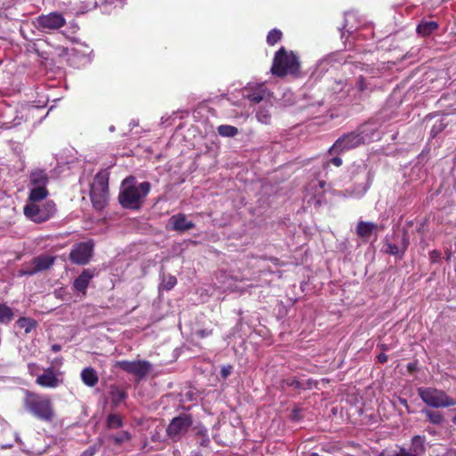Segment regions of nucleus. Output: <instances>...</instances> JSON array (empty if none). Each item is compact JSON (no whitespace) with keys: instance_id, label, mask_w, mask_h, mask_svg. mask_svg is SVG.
<instances>
[{"instance_id":"obj_31","label":"nucleus","mask_w":456,"mask_h":456,"mask_svg":"<svg viewBox=\"0 0 456 456\" xmlns=\"http://www.w3.org/2000/svg\"><path fill=\"white\" fill-rule=\"evenodd\" d=\"M281 37H282V32L278 28H273L271 31H269V33L267 34L266 43L269 45L273 46L279 41L281 40Z\"/></svg>"},{"instance_id":"obj_47","label":"nucleus","mask_w":456,"mask_h":456,"mask_svg":"<svg viewBox=\"0 0 456 456\" xmlns=\"http://www.w3.org/2000/svg\"><path fill=\"white\" fill-rule=\"evenodd\" d=\"M377 359H378V362H380V363H385L387 362V355L385 354V353H380L378 356H377Z\"/></svg>"},{"instance_id":"obj_2","label":"nucleus","mask_w":456,"mask_h":456,"mask_svg":"<svg viewBox=\"0 0 456 456\" xmlns=\"http://www.w3.org/2000/svg\"><path fill=\"white\" fill-rule=\"evenodd\" d=\"M22 404L28 413L40 421L51 423L55 419V409L48 395L25 390Z\"/></svg>"},{"instance_id":"obj_56","label":"nucleus","mask_w":456,"mask_h":456,"mask_svg":"<svg viewBox=\"0 0 456 456\" xmlns=\"http://www.w3.org/2000/svg\"><path fill=\"white\" fill-rule=\"evenodd\" d=\"M310 456H318L317 453H312Z\"/></svg>"},{"instance_id":"obj_9","label":"nucleus","mask_w":456,"mask_h":456,"mask_svg":"<svg viewBox=\"0 0 456 456\" xmlns=\"http://www.w3.org/2000/svg\"><path fill=\"white\" fill-rule=\"evenodd\" d=\"M364 143V137L361 133L351 132L339 137L334 144L330 148L329 153H341L354 149Z\"/></svg>"},{"instance_id":"obj_5","label":"nucleus","mask_w":456,"mask_h":456,"mask_svg":"<svg viewBox=\"0 0 456 456\" xmlns=\"http://www.w3.org/2000/svg\"><path fill=\"white\" fill-rule=\"evenodd\" d=\"M418 395L424 403L433 408H447L456 404L454 398L449 396L444 390L436 387H419Z\"/></svg>"},{"instance_id":"obj_48","label":"nucleus","mask_w":456,"mask_h":456,"mask_svg":"<svg viewBox=\"0 0 456 456\" xmlns=\"http://www.w3.org/2000/svg\"><path fill=\"white\" fill-rule=\"evenodd\" d=\"M399 402H400V403H401L403 406H404V407H405L406 411H407L409 413H410V412H411V411L410 410V406H409L408 402H407V400H406V399H404V398H400V399H399Z\"/></svg>"},{"instance_id":"obj_32","label":"nucleus","mask_w":456,"mask_h":456,"mask_svg":"<svg viewBox=\"0 0 456 456\" xmlns=\"http://www.w3.org/2000/svg\"><path fill=\"white\" fill-rule=\"evenodd\" d=\"M196 442L200 446L208 447L210 444L207 429H200L196 433Z\"/></svg>"},{"instance_id":"obj_8","label":"nucleus","mask_w":456,"mask_h":456,"mask_svg":"<svg viewBox=\"0 0 456 456\" xmlns=\"http://www.w3.org/2000/svg\"><path fill=\"white\" fill-rule=\"evenodd\" d=\"M113 367L119 368L126 373L135 376L137 380L143 379L151 369V363L146 360L115 362Z\"/></svg>"},{"instance_id":"obj_16","label":"nucleus","mask_w":456,"mask_h":456,"mask_svg":"<svg viewBox=\"0 0 456 456\" xmlns=\"http://www.w3.org/2000/svg\"><path fill=\"white\" fill-rule=\"evenodd\" d=\"M23 213L27 218L30 219L35 223H44L42 208H40L39 206L36 205L33 202H31V204L25 205L23 208Z\"/></svg>"},{"instance_id":"obj_12","label":"nucleus","mask_w":456,"mask_h":456,"mask_svg":"<svg viewBox=\"0 0 456 456\" xmlns=\"http://www.w3.org/2000/svg\"><path fill=\"white\" fill-rule=\"evenodd\" d=\"M95 276L94 268L84 269L82 273L74 280L72 284V289L75 292L81 293L82 296L86 295V289L89 286L90 281Z\"/></svg>"},{"instance_id":"obj_17","label":"nucleus","mask_w":456,"mask_h":456,"mask_svg":"<svg viewBox=\"0 0 456 456\" xmlns=\"http://www.w3.org/2000/svg\"><path fill=\"white\" fill-rule=\"evenodd\" d=\"M378 225L371 222L359 221L356 225V234L359 238L368 240Z\"/></svg>"},{"instance_id":"obj_15","label":"nucleus","mask_w":456,"mask_h":456,"mask_svg":"<svg viewBox=\"0 0 456 456\" xmlns=\"http://www.w3.org/2000/svg\"><path fill=\"white\" fill-rule=\"evenodd\" d=\"M49 176L45 169L37 168L29 174V184L32 187H47Z\"/></svg>"},{"instance_id":"obj_46","label":"nucleus","mask_w":456,"mask_h":456,"mask_svg":"<svg viewBox=\"0 0 456 456\" xmlns=\"http://www.w3.org/2000/svg\"><path fill=\"white\" fill-rule=\"evenodd\" d=\"M440 252L437 251V250H432L430 252V258L432 259L433 262H436V260H438L440 258Z\"/></svg>"},{"instance_id":"obj_28","label":"nucleus","mask_w":456,"mask_h":456,"mask_svg":"<svg viewBox=\"0 0 456 456\" xmlns=\"http://www.w3.org/2000/svg\"><path fill=\"white\" fill-rule=\"evenodd\" d=\"M109 439L111 440L115 445L120 446L123 443L129 442L132 439V436L128 431L124 430L118 434L110 436Z\"/></svg>"},{"instance_id":"obj_39","label":"nucleus","mask_w":456,"mask_h":456,"mask_svg":"<svg viewBox=\"0 0 456 456\" xmlns=\"http://www.w3.org/2000/svg\"><path fill=\"white\" fill-rule=\"evenodd\" d=\"M387 253H388L392 256H397L400 252L398 246L394 243H387Z\"/></svg>"},{"instance_id":"obj_4","label":"nucleus","mask_w":456,"mask_h":456,"mask_svg":"<svg viewBox=\"0 0 456 456\" xmlns=\"http://www.w3.org/2000/svg\"><path fill=\"white\" fill-rule=\"evenodd\" d=\"M109 197V176L105 172L97 173L91 184L90 199L93 207L98 210H102L107 205Z\"/></svg>"},{"instance_id":"obj_35","label":"nucleus","mask_w":456,"mask_h":456,"mask_svg":"<svg viewBox=\"0 0 456 456\" xmlns=\"http://www.w3.org/2000/svg\"><path fill=\"white\" fill-rule=\"evenodd\" d=\"M355 87L360 94L365 93L368 90V84L362 76H359L356 78Z\"/></svg>"},{"instance_id":"obj_29","label":"nucleus","mask_w":456,"mask_h":456,"mask_svg":"<svg viewBox=\"0 0 456 456\" xmlns=\"http://www.w3.org/2000/svg\"><path fill=\"white\" fill-rule=\"evenodd\" d=\"M265 95V91L262 88V86H260L257 89L248 92L245 97L253 103H259L264 100Z\"/></svg>"},{"instance_id":"obj_14","label":"nucleus","mask_w":456,"mask_h":456,"mask_svg":"<svg viewBox=\"0 0 456 456\" xmlns=\"http://www.w3.org/2000/svg\"><path fill=\"white\" fill-rule=\"evenodd\" d=\"M169 222L172 225V230L178 232L180 233L189 231L195 227L194 223L187 220L186 216L182 213L173 215L170 217Z\"/></svg>"},{"instance_id":"obj_13","label":"nucleus","mask_w":456,"mask_h":456,"mask_svg":"<svg viewBox=\"0 0 456 456\" xmlns=\"http://www.w3.org/2000/svg\"><path fill=\"white\" fill-rule=\"evenodd\" d=\"M61 383L55 370L53 368H46L36 379V384L45 388H55Z\"/></svg>"},{"instance_id":"obj_22","label":"nucleus","mask_w":456,"mask_h":456,"mask_svg":"<svg viewBox=\"0 0 456 456\" xmlns=\"http://www.w3.org/2000/svg\"><path fill=\"white\" fill-rule=\"evenodd\" d=\"M421 413L426 416L428 421L434 425H441L444 421V417L442 412L424 408Z\"/></svg>"},{"instance_id":"obj_27","label":"nucleus","mask_w":456,"mask_h":456,"mask_svg":"<svg viewBox=\"0 0 456 456\" xmlns=\"http://www.w3.org/2000/svg\"><path fill=\"white\" fill-rule=\"evenodd\" d=\"M44 222L48 221L56 213V205L53 200L46 201L42 207Z\"/></svg>"},{"instance_id":"obj_49","label":"nucleus","mask_w":456,"mask_h":456,"mask_svg":"<svg viewBox=\"0 0 456 456\" xmlns=\"http://www.w3.org/2000/svg\"><path fill=\"white\" fill-rule=\"evenodd\" d=\"M61 345H59V344H53V345L52 346V351H53V352L57 353V352H59V351H61Z\"/></svg>"},{"instance_id":"obj_7","label":"nucleus","mask_w":456,"mask_h":456,"mask_svg":"<svg viewBox=\"0 0 456 456\" xmlns=\"http://www.w3.org/2000/svg\"><path fill=\"white\" fill-rule=\"evenodd\" d=\"M35 28L39 31L48 33L58 30L66 25L64 16L58 12H52L48 14H41L33 22Z\"/></svg>"},{"instance_id":"obj_43","label":"nucleus","mask_w":456,"mask_h":456,"mask_svg":"<svg viewBox=\"0 0 456 456\" xmlns=\"http://www.w3.org/2000/svg\"><path fill=\"white\" fill-rule=\"evenodd\" d=\"M290 419L294 421L300 420L302 419L301 410L297 408L294 409L291 412Z\"/></svg>"},{"instance_id":"obj_1","label":"nucleus","mask_w":456,"mask_h":456,"mask_svg":"<svg viewBox=\"0 0 456 456\" xmlns=\"http://www.w3.org/2000/svg\"><path fill=\"white\" fill-rule=\"evenodd\" d=\"M151 189V183H138L134 176L129 175L121 183L118 203L126 209L139 211L143 207Z\"/></svg>"},{"instance_id":"obj_38","label":"nucleus","mask_w":456,"mask_h":456,"mask_svg":"<svg viewBox=\"0 0 456 456\" xmlns=\"http://www.w3.org/2000/svg\"><path fill=\"white\" fill-rule=\"evenodd\" d=\"M232 370V366H231V365L222 366L221 370H220V375L224 379H225L231 375Z\"/></svg>"},{"instance_id":"obj_36","label":"nucleus","mask_w":456,"mask_h":456,"mask_svg":"<svg viewBox=\"0 0 456 456\" xmlns=\"http://www.w3.org/2000/svg\"><path fill=\"white\" fill-rule=\"evenodd\" d=\"M343 163V160L340 157H334L330 159V160L326 161L323 164L324 168H328L330 165H334L335 167H340Z\"/></svg>"},{"instance_id":"obj_44","label":"nucleus","mask_w":456,"mask_h":456,"mask_svg":"<svg viewBox=\"0 0 456 456\" xmlns=\"http://www.w3.org/2000/svg\"><path fill=\"white\" fill-rule=\"evenodd\" d=\"M346 86V81L344 80H339L338 82H336V87H333V91L334 92H338V91H342Z\"/></svg>"},{"instance_id":"obj_45","label":"nucleus","mask_w":456,"mask_h":456,"mask_svg":"<svg viewBox=\"0 0 456 456\" xmlns=\"http://www.w3.org/2000/svg\"><path fill=\"white\" fill-rule=\"evenodd\" d=\"M97 449L95 446H91L89 448H87L86 451H84L83 452V456H94L96 452Z\"/></svg>"},{"instance_id":"obj_10","label":"nucleus","mask_w":456,"mask_h":456,"mask_svg":"<svg viewBox=\"0 0 456 456\" xmlns=\"http://www.w3.org/2000/svg\"><path fill=\"white\" fill-rule=\"evenodd\" d=\"M56 257L49 255H40L34 257L29 264H24L20 274L34 275L39 272L49 270L54 264Z\"/></svg>"},{"instance_id":"obj_52","label":"nucleus","mask_w":456,"mask_h":456,"mask_svg":"<svg viewBox=\"0 0 456 456\" xmlns=\"http://www.w3.org/2000/svg\"><path fill=\"white\" fill-rule=\"evenodd\" d=\"M452 421L453 424L456 425V415L452 419Z\"/></svg>"},{"instance_id":"obj_54","label":"nucleus","mask_w":456,"mask_h":456,"mask_svg":"<svg viewBox=\"0 0 456 456\" xmlns=\"http://www.w3.org/2000/svg\"><path fill=\"white\" fill-rule=\"evenodd\" d=\"M406 248H407V244L405 243L404 246H403V254H404V252L406 250Z\"/></svg>"},{"instance_id":"obj_40","label":"nucleus","mask_w":456,"mask_h":456,"mask_svg":"<svg viewBox=\"0 0 456 456\" xmlns=\"http://www.w3.org/2000/svg\"><path fill=\"white\" fill-rule=\"evenodd\" d=\"M449 96H444V97H441V99L439 100V102L444 105V106H447V107H452V110H447V114H455L456 113V107H454V103L453 104H445L444 103V102L449 100Z\"/></svg>"},{"instance_id":"obj_19","label":"nucleus","mask_w":456,"mask_h":456,"mask_svg":"<svg viewBox=\"0 0 456 456\" xmlns=\"http://www.w3.org/2000/svg\"><path fill=\"white\" fill-rule=\"evenodd\" d=\"M438 28L439 25L436 21L421 20L416 28V32L418 35L427 37L433 34Z\"/></svg>"},{"instance_id":"obj_11","label":"nucleus","mask_w":456,"mask_h":456,"mask_svg":"<svg viewBox=\"0 0 456 456\" xmlns=\"http://www.w3.org/2000/svg\"><path fill=\"white\" fill-rule=\"evenodd\" d=\"M93 256V245L80 242L74 246L69 253V260L76 265H86Z\"/></svg>"},{"instance_id":"obj_24","label":"nucleus","mask_w":456,"mask_h":456,"mask_svg":"<svg viewBox=\"0 0 456 456\" xmlns=\"http://www.w3.org/2000/svg\"><path fill=\"white\" fill-rule=\"evenodd\" d=\"M14 317V313L11 307L5 304L0 303V324L10 323Z\"/></svg>"},{"instance_id":"obj_23","label":"nucleus","mask_w":456,"mask_h":456,"mask_svg":"<svg viewBox=\"0 0 456 456\" xmlns=\"http://www.w3.org/2000/svg\"><path fill=\"white\" fill-rule=\"evenodd\" d=\"M17 326L20 329H23L25 334H28L32 330L37 327V322L35 319L29 317H20L16 322Z\"/></svg>"},{"instance_id":"obj_53","label":"nucleus","mask_w":456,"mask_h":456,"mask_svg":"<svg viewBox=\"0 0 456 456\" xmlns=\"http://www.w3.org/2000/svg\"><path fill=\"white\" fill-rule=\"evenodd\" d=\"M452 98L454 100V102H456V94H453L452 95Z\"/></svg>"},{"instance_id":"obj_6","label":"nucleus","mask_w":456,"mask_h":456,"mask_svg":"<svg viewBox=\"0 0 456 456\" xmlns=\"http://www.w3.org/2000/svg\"><path fill=\"white\" fill-rule=\"evenodd\" d=\"M193 419L191 414L182 413L175 417L166 428L167 437L173 442H178L191 427Z\"/></svg>"},{"instance_id":"obj_20","label":"nucleus","mask_w":456,"mask_h":456,"mask_svg":"<svg viewBox=\"0 0 456 456\" xmlns=\"http://www.w3.org/2000/svg\"><path fill=\"white\" fill-rule=\"evenodd\" d=\"M48 195L47 187H31L28 193V200L33 203L39 202L46 199Z\"/></svg>"},{"instance_id":"obj_37","label":"nucleus","mask_w":456,"mask_h":456,"mask_svg":"<svg viewBox=\"0 0 456 456\" xmlns=\"http://www.w3.org/2000/svg\"><path fill=\"white\" fill-rule=\"evenodd\" d=\"M445 128V124L443 123V121H439L438 123L435 124L431 129V134L433 137H435L437 134L442 132Z\"/></svg>"},{"instance_id":"obj_30","label":"nucleus","mask_w":456,"mask_h":456,"mask_svg":"<svg viewBox=\"0 0 456 456\" xmlns=\"http://www.w3.org/2000/svg\"><path fill=\"white\" fill-rule=\"evenodd\" d=\"M217 132L224 137H234L239 133V130L233 126L221 125L217 127Z\"/></svg>"},{"instance_id":"obj_42","label":"nucleus","mask_w":456,"mask_h":456,"mask_svg":"<svg viewBox=\"0 0 456 456\" xmlns=\"http://www.w3.org/2000/svg\"><path fill=\"white\" fill-rule=\"evenodd\" d=\"M196 334L200 338H205L212 334V330L202 329L196 331Z\"/></svg>"},{"instance_id":"obj_33","label":"nucleus","mask_w":456,"mask_h":456,"mask_svg":"<svg viewBox=\"0 0 456 456\" xmlns=\"http://www.w3.org/2000/svg\"><path fill=\"white\" fill-rule=\"evenodd\" d=\"M257 120L263 124H269L272 119V116L267 110L259 109L256 114Z\"/></svg>"},{"instance_id":"obj_3","label":"nucleus","mask_w":456,"mask_h":456,"mask_svg":"<svg viewBox=\"0 0 456 456\" xmlns=\"http://www.w3.org/2000/svg\"><path fill=\"white\" fill-rule=\"evenodd\" d=\"M299 57L293 52L281 46L274 54L271 72L278 77L288 75L297 77L300 73Z\"/></svg>"},{"instance_id":"obj_26","label":"nucleus","mask_w":456,"mask_h":456,"mask_svg":"<svg viewBox=\"0 0 456 456\" xmlns=\"http://www.w3.org/2000/svg\"><path fill=\"white\" fill-rule=\"evenodd\" d=\"M123 426L122 417L118 414L110 413L106 419V428L108 429H117Z\"/></svg>"},{"instance_id":"obj_50","label":"nucleus","mask_w":456,"mask_h":456,"mask_svg":"<svg viewBox=\"0 0 456 456\" xmlns=\"http://www.w3.org/2000/svg\"><path fill=\"white\" fill-rule=\"evenodd\" d=\"M407 370L410 371V372H413L416 370V365L414 363H409L407 365Z\"/></svg>"},{"instance_id":"obj_21","label":"nucleus","mask_w":456,"mask_h":456,"mask_svg":"<svg viewBox=\"0 0 456 456\" xmlns=\"http://www.w3.org/2000/svg\"><path fill=\"white\" fill-rule=\"evenodd\" d=\"M425 442L426 438L424 436H414L411 438V443L409 449L415 452L418 456H421L426 451Z\"/></svg>"},{"instance_id":"obj_18","label":"nucleus","mask_w":456,"mask_h":456,"mask_svg":"<svg viewBox=\"0 0 456 456\" xmlns=\"http://www.w3.org/2000/svg\"><path fill=\"white\" fill-rule=\"evenodd\" d=\"M82 382L89 387H94L99 382V377L96 370L92 367L84 368L80 373Z\"/></svg>"},{"instance_id":"obj_25","label":"nucleus","mask_w":456,"mask_h":456,"mask_svg":"<svg viewBox=\"0 0 456 456\" xmlns=\"http://www.w3.org/2000/svg\"><path fill=\"white\" fill-rule=\"evenodd\" d=\"M111 402L114 405H119L127 397V393L117 387H111L110 392Z\"/></svg>"},{"instance_id":"obj_34","label":"nucleus","mask_w":456,"mask_h":456,"mask_svg":"<svg viewBox=\"0 0 456 456\" xmlns=\"http://www.w3.org/2000/svg\"><path fill=\"white\" fill-rule=\"evenodd\" d=\"M177 282V280L175 276L171 274L163 275V287L167 290L172 289Z\"/></svg>"},{"instance_id":"obj_55","label":"nucleus","mask_w":456,"mask_h":456,"mask_svg":"<svg viewBox=\"0 0 456 456\" xmlns=\"http://www.w3.org/2000/svg\"><path fill=\"white\" fill-rule=\"evenodd\" d=\"M324 184H325V182H320V185H321V187H323V186H324Z\"/></svg>"},{"instance_id":"obj_41","label":"nucleus","mask_w":456,"mask_h":456,"mask_svg":"<svg viewBox=\"0 0 456 456\" xmlns=\"http://www.w3.org/2000/svg\"><path fill=\"white\" fill-rule=\"evenodd\" d=\"M288 387H292L295 388H301V383L295 378L288 379L283 381Z\"/></svg>"},{"instance_id":"obj_51","label":"nucleus","mask_w":456,"mask_h":456,"mask_svg":"<svg viewBox=\"0 0 456 456\" xmlns=\"http://www.w3.org/2000/svg\"><path fill=\"white\" fill-rule=\"evenodd\" d=\"M380 346H381L382 350H384V351L387 350V345L382 344Z\"/></svg>"}]
</instances>
